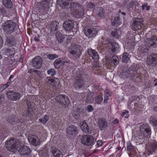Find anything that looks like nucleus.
Here are the masks:
<instances>
[{"label":"nucleus","mask_w":157,"mask_h":157,"mask_svg":"<svg viewBox=\"0 0 157 157\" xmlns=\"http://www.w3.org/2000/svg\"><path fill=\"white\" fill-rule=\"evenodd\" d=\"M77 74L73 86L76 89L79 90L85 87L86 83L85 79L86 75L83 71H81L77 72Z\"/></svg>","instance_id":"nucleus-1"},{"label":"nucleus","mask_w":157,"mask_h":157,"mask_svg":"<svg viewBox=\"0 0 157 157\" xmlns=\"http://www.w3.org/2000/svg\"><path fill=\"white\" fill-rule=\"evenodd\" d=\"M5 147L6 149L11 152L14 153L21 147V143L20 140L12 138L6 142Z\"/></svg>","instance_id":"nucleus-2"},{"label":"nucleus","mask_w":157,"mask_h":157,"mask_svg":"<svg viewBox=\"0 0 157 157\" xmlns=\"http://www.w3.org/2000/svg\"><path fill=\"white\" fill-rule=\"evenodd\" d=\"M2 26L4 32L7 34H10L14 31L16 23L12 20H10L6 21Z\"/></svg>","instance_id":"nucleus-3"},{"label":"nucleus","mask_w":157,"mask_h":157,"mask_svg":"<svg viewBox=\"0 0 157 157\" xmlns=\"http://www.w3.org/2000/svg\"><path fill=\"white\" fill-rule=\"evenodd\" d=\"M82 47L79 45L72 44L69 48L68 51L70 54L74 58H79L82 53Z\"/></svg>","instance_id":"nucleus-4"},{"label":"nucleus","mask_w":157,"mask_h":157,"mask_svg":"<svg viewBox=\"0 0 157 157\" xmlns=\"http://www.w3.org/2000/svg\"><path fill=\"white\" fill-rule=\"evenodd\" d=\"M70 8L75 11V13L78 16H82L84 15L83 8L78 3L73 2L71 4Z\"/></svg>","instance_id":"nucleus-5"},{"label":"nucleus","mask_w":157,"mask_h":157,"mask_svg":"<svg viewBox=\"0 0 157 157\" xmlns=\"http://www.w3.org/2000/svg\"><path fill=\"white\" fill-rule=\"evenodd\" d=\"M31 99L30 98H28L26 100V103L28 106V109L26 112L23 113L24 116L29 118H31L33 113L32 106L33 102H31Z\"/></svg>","instance_id":"nucleus-6"},{"label":"nucleus","mask_w":157,"mask_h":157,"mask_svg":"<svg viewBox=\"0 0 157 157\" xmlns=\"http://www.w3.org/2000/svg\"><path fill=\"white\" fill-rule=\"evenodd\" d=\"M131 28L133 31H136L141 29V25L143 24V20L140 18H135L132 20Z\"/></svg>","instance_id":"nucleus-7"},{"label":"nucleus","mask_w":157,"mask_h":157,"mask_svg":"<svg viewBox=\"0 0 157 157\" xmlns=\"http://www.w3.org/2000/svg\"><path fill=\"white\" fill-rule=\"evenodd\" d=\"M140 131L139 135L146 137L151 134V129L149 126L146 124H143L141 125L140 128Z\"/></svg>","instance_id":"nucleus-8"},{"label":"nucleus","mask_w":157,"mask_h":157,"mask_svg":"<svg viewBox=\"0 0 157 157\" xmlns=\"http://www.w3.org/2000/svg\"><path fill=\"white\" fill-rule=\"evenodd\" d=\"M137 74L135 69H133V67H131L126 71H123L121 74L123 78L130 77L131 79L133 78Z\"/></svg>","instance_id":"nucleus-9"},{"label":"nucleus","mask_w":157,"mask_h":157,"mask_svg":"<svg viewBox=\"0 0 157 157\" xmlns=\"http://www.w3.org/2000/svg\"><path fill=\"white\" fill-rule=\"evenodd\" d=\"M55 99L63 106H66L69 103L68 97L65 95L59 94L56 97Z\"/></svg>","instance_id":"nucleus-10"},{"label":"nucleus","mask_w":157,"mask_h":157,"mask_svg":"<svg viewBox=\"0 0 157 157\" xmlns=\"http://www.w3.org/2000/svg\"><path fill=\"white\" fill-rule=\"evenodd\" d=\"M81 143L88 146L91 145L94 142V137L90 135H85L83 136L81 139Z\"/></svg>","instance_id":"nucleus-11"},{"label":"nucleus","mask_w":157,"mask_h":157,"mask_svg":"<svg viewBox=\"0 0 157 157\" xmlns=\"http://www.w3.org/2000/svg\"><path fill=\"white\" fill-rule=\"evenodd\" d=\"M147 63L149 66L152 67L156 66L157 65V54H154L150 55Z\"/></svg>","instance_id":"nucleus-12"},{"label":"nucleus","mask_w":157,"mask_h":157,"mask_svg":"<svg viewBox=\"0 0 157 157\" xmlns=\"http://www.w3.org/2000/svg\"><path fill=\"white\" fill-rule=\"evenodd\" d=\"M6 95L9 99L14 101L19 100L21 97V95L20 94L12 91L7 92Z\"/></svg>","instance_id":"nucleus-13"},{"label":"nucleus","mask_w":157,"mask_h":157,"mask_svg":"<svg viewBox=\"0 0 157 157\" xmlns=\"http://www.w3.org/2000/svg\"><path fill=\"white\" fill-rule=\"evenodd\" d=\"M86 36L89 38L94 37L97 34V31L93 28H86L84 31Z\"/></svg>","instance_id":"nucleus-14"},{"label":"nucleus","mask_w":157,"mask_h":157,"mask_svg":"<svg viewBox=\"0 0 157 157\" xmlns=\"http://www.w3.org/2000/svg\"><path fill=\"white\" fill-rule=\"evenodd\" d=\"M109 51L111 54L116 53L119 48V45L115 42H109L108 44Z\"/></svg>","instance_id":"nucleus-15"},{"label":"nucleus","mask_w":157,"mask_h":157,"mask_svg":"<svg viewBox=\"0 0 157 157\" xmlns=\"http://www.w3.org/2000/svg\"><path fill=\"white\" fill-rule=\"evenodd\" d=\"M42 64V59L40 56H36L32 60L33 66L36 68H40L41 67Z\"/></svg>","instance_id":"nucleus-16"},{"label":"nucleus","mask_w":157,"mask_h":157,"mask_svg":"<svg viewBox=\"0 0 157 157\" xmlns=\"http://www.w3.org/2000/svg\"><path fill=\"white\" fill-rule=\"evenodd\" d=\"M20 147L18 151L21 155H29L31 152V150L28 146H24Z\"/></svg>","instance_id":"nucleus-17"},{"label":"nucleus","mask_w":157,"mask_h":157,"mask_svg":"<svg viewBox=\"0 0 157 157\" xmlns=\"http://www.w3.org/2000/svg\"><path fill=\"white\" fill-rule=\"evenodd\" d=\"M146 44L149 47L154 46L157 44V39L155 36L148 38L146 40Z\"/></svg>","instance_id":"nucleus-18"},{"label":"nucleus","mask_w":157,"mask_h":157,"mask_svg":"<svg viewBox=\"0 0 157 157\" xmlns=\"http://www.w3.org/2000/svg\"><path fill=\"white\" fill-rule=\"evenodd\" d=\"M63 27L66 31L71 30L74 27V22L72 20L66 21L63 24Z\"/></svg>","instance_id":"nucleus-19"},{"label":"nucleus","mask_w":157,"mask_h":157,"mask_svg":"<svg viewBox=\"0 0 157 157\" xmlns=\"http://www.w3.org/2000/svg\"><path fill=\"white\" fill-rule=\"evenodd\" d=\"M79 126L83 132L88 134L91 133V131L89 128L88 125L85 121H83L80 122Z\"/></svg>","instance_id":"nucleus-20"},{"label":"nucleus","mask_w":157,"mask_h":157,"mask_svg":"<svg viewBox=\"0 0 157 157\" xmlns=\"http://www.w3.org/2000/svg\"><path fill=\"white\" fill-rule=\"evenodd\" d=\"M28 140L29 142L33 145L37 146L40 144V140L36 135H31Z\"/></svg>","instance_id":"nucleus-21"},{"label":"nucleus","mask_w":157,"mask_h":157,"mask_svg":"<svg viewBox=\"0 0 157 157\" xmlns=\"http://www.w3.org/2000/svg\"><path fill=\"white\" fill-rule=\"evenodd\" d=\"M98 124L101 130H103L106 128L108 126L107 121L105 119L101 118L98 120Z\"/></svg>","instance_id":"nucleus-22"},{"label":"nucleus","mask_w":157,"mask_h":157,"mask_svg":"<svg viewBox=\"0 0 157 157\" xmlns=\"http://www.w3.org/2000/svg\"><path fill=\"white\" fill-rule=\"evenodd\" d=\"M5 44L8 46H13L16 44V40L12 35L6 36Z\"/></svg>","instance_id":"nucleus-23"},{"label":"nucleus","mask_w":157,"mask_h":157,"mask_svg":"<svg viewBox=\"0 0 157 157\" xmlns=\"http://www.w3.org/2000/svg\"><path fill=\"white\" fill-rule=\"evenodd\" d=\"M105 59L108 61L109 63H112L115 65H116L119 63V59L116 56H113L112 57H109L106 56Z\"/></svg>","instance_id":"nucleus-24"},{"label":"nucleus","mask_w":157,"mask_h":157,"mask_svg":"<svg viewBox=\"0 0 157 157\" xmlns=\"http://www.w3.org/2000/svg\"><path fill=\"white\" fill-rule=\"evenodd\" d=\"M87 52L90 57H91L95 61H97L99 56L97 52L94 50L92 49H88Z\"/></svg>","instance_id":"nucleus-25"},{"label":"nucleus","mask_w":157,"mask_h":157,"mask_svg":"<svg viewBox=\"0 0 157 157\" xmlns=\"http://www.w3.org/2000/svg\"><path fill=\"white\" fill-rule=\"evenodd\" d=\"M111 35L116 39L119 38L121 34L120 30L112 28L110 29Z\"/></svg>","instance_id":"nucleus-26"},{"label":"nucleus","mask_w":157,"mask_h":157,"mask_svg":"<svg viewBox=\"0 0 157 157\" xmlns=\"http://www.w3.org/2000/svg\"><path fill=\"white\" fill-rule=\"evenodd\" d=\"M51 152L54 157H63V155L62 152L57 148L52 147Z\"/></svg>","instance_id":"nucleus-27"},{"label":"nucleus","mask_w":157,"mask_h":157,"mask_svg":"<svg viewBox=\"0 0 157 157\" xmlns=\"http://www.w3.org/2000/svg\"><path fill=\"white\" fill-rule=\"evenodd\" d=\"M67 133L69 135H73L78 132L77 128L74 125L69 126L67 128Z\"/></svg>","instance_id":"nucleus-28"},{"label":"nucleus","mask_w":157,"mask_h":157,"mask_svg":"<svg viewBox=\"0 0 157 157\" xmlns=\"http://www.w3.org/2000/svg\"><path fill=\"white\" fill-rule=\"evenodd\" d=\"M23 120L15 116H11L9 117L7 121L10 124H13L15 123H18L21 122V123Z\"/></svg>","instance_id":"nucleus-29"},{"label":"nucleus","mask_w":157,"mask_h":157,"mask_svg":"<svg viewBox=\"0 0 157 157\" xmlns=\"http://www.w3.org/2000/svg\"><path fill=\"white\" fill-rule=\"evenodd\" d=\"M157 149V143L154 142L151 143L147 148L148 152L152 154L155 152Z\"/></svg>","instance_id":"nucleus-30"},{"label":"nucleus","mask_w":157,"mask_h":157,"mask_svg":"<svg viewBox=\"0 0 157 157\" xmlns=\"http://www.w3.org/2000/svg\"><path fill=\"white\" fill-rule=\"evenodd\" d=\"M139 5L138 3L135 0H132L129 3L128 8H132V9L136 10V7H138Z\"/></svg>","instance_id":"nucleus-31"},{"label":"nucleus","mask_w":157,"mask_h":157,"mask_svg":"<svg viewBox=\"0 0 157 157\" xmlns=\"http://www.w3.org/2000/svg\"><path fill=\"white\" fill-rule=\"evenodd\" d=\"M5 53L7 56H10L14 55L15 53L14 48H7L5 50Z\"/></svg>","instance_id":"nucleus-32"},{"label":"nucleus","mask_w":157,"mask_h":157,"mask_svg":"<svg viewBox=\"0 0 157 157\" xmlns=\"http://www.w3.org/2000/svg\"><path fill=\"white\" fill-rule=\"evenodd\" d=\"M59 23L57 21H53L51 22L50 25V27H51V30L53 31H56L58 29V25Z\"/></svg>","instance_id":"nucleus-33"},{"label":"nucleus","mask_w":157,"mask_h":157,"mask_svg":"<svg viewBox=\"0 0 157 157\" xmlns=\"http://www.w3.org/2000/svg\"><path fill=\"white\" fill-rule=\"evenodd\" d=\"M2 3L7 8L11 9L13 7L12 3L10 0H3Z\"/></svg>","instance_id":"nucleus-34"},{"label":"nucleus","mask_w":157,"mask_h":157,"mask_svg":"<svg viewBox=\"0 0 157 157\" xmlns=\"http://www.w3.org/2000/svg\"><path fill=\"white\" fill-rule=\"evenodd\" d=\"M56 37L58 41L60 43H62L64 40V37L62 34L59 32H57L56 34Z\"/></svg>","instance_id":"nucleus-35"},{"label":"nucleus","mask_w":157,"mask_h":157,"mask_svg":"<svg viewBox=\"0 0 157 157\" xmlns=\"http://www.w3.org/2000/svg\"><path fill=\"white\" fill-rule=\"evenodd\" d=\"M55 67L57 69L59 68L60 66L62 65L61 59H56L54 63Z\"/></svg>","instance_id":"nucleus-36"},{"label":"nucleus","mask_w":157,"mask_h":157,"mask_svg":"<svg viewBox=\"0 0 157 157\" xmlns=\"http://www.w3.org/2000/svg\"><path fill=\"white\" fill-rule=\"evenodd\" d=\"M98 10L97 12L98 15L101 18H103L104 17V12L103 9L101 7L98 8Z\"/></svg>","instance_id":"nucleus-37"},{"label":"nucleus","mask_w":157,"mask_h":157,"mask_svg":"<svg viewBox=\"0 0 157 157\" xmlns=\"http://www.w3.org/2000/svg\"><path fill=\"white\" fill-rule=\"evenodd\" d=\"M55 78H52L50 77H47L45 78V82L47 84L52 85Z\"/></svg>","instance_id":"nucleus-38"},{"label":"nucleus","mask_w":157,"mask_h":157,"mask_svg":"<svg viewBox=\"0 0 157 157\" xmlns=\"http://www.w3.org/2000/svg\"><path fill=\"white\" fill-rule=\"evenodd\" d=\"M128 54L125 52L123 54L122 57V59L124 62L127 63L129 60V58L128 57Z\"/></svg>","instance_id":"nucleus-39"},{"label":"nucleus","mask_w":157,"mask_h":157,"mask_svg":"<svg viewBox=\"0 0 157 157\" xmlns=\"http://www.w3.org/2000/svg\"><path fill=\"white\" fill-rule=\"evenodd\" d=\"M59 79L56 78H55L53 82L52 83V86H53V87L55 88H57L59 85Z\"/></svg>","instance_id":"nucleus-40"},{"label":"nucleus","mask_w":157,"mask_h":157,"mask_svg":"<svg viewBox=\"0 0 157 157\" xmlns=\"http://www.w3.org/2000/svg\"><path fill=\"white\" fill-rule=\"evenodd\" d=\"M48 119L49 117L47 115H46L42 119H39V121L40 122L43 124H45L47 122Z\"/></svg>","instance_id":"nucleus-41"},{"label":"nucleus","mask_w":157,"mask_h":157,"mask_svg":"<svg viewBox=\"0 0 157 157\" xmlns=\"http://www.w3.org/2000/svg\"><path fill=\"white\" fill-rule=\"evenodd\" d=\"M48 75H50L52 76L55 75L56 74V71L54 69H49L47 71Z\"/></svg>","instance_id":"nucleus-42"},{"label":"nucleus","mask_w":157,"mask_h":157,"mask_svg":"<svg viewBox=\"0 0 157 157\" xmlns=\"http://www.w3.org/2000/svg\"><path fill=\"white\" fill-rule=\"evenodd\" d=\"M62 62V64L64 65L65 64L66 65V64L69 63L70 61L69 59L67 57H65L64 58L61 59Z\"/></svg>","instance_id":"nucleus-43"},{"label":"nucleus","mask_w":157,"mask_h":157,"mask_svg":"<svg viewBox=\"0 0 157 157\" xmlns=\"http://www.w3.org/2000/svg\"><path fill=\"white\" fill-rule=\"evenodd\" d=\"M86 102L91 103L93 101V98L90 95H88L86 96Z\"/></svg>","instance_id":"nucleus-44"},{"label":"nucleus","mask_w":157,"mask_h":157,"mask_svg":"<svg viewBox=\"0 0 157 157\" xmlns=\"http://www.w3.org/2000/svg\"><path fill=\"white\" fill-rule=\"evenodd\" d=\"M95 7V5L92 2L88 3L87 4V8L89 9H94Z\"/></svg>","instance_id":"nucleus-45"},{"label":"nucleus","mask_w":157,"mask_h":157,"mask_svg":"<svg viewBox=\"0 0 157 157\" xmlns=\"http://www.w3.org/2000/svg\"><path fill=\"white\" fill-rule=\"evenodd\" d=\"M72 115L76 119H78L80 118L79 113L78 112H73L72 113Z\"/></svg>","instance_id":"nucleus-46"},{"label":"nucleus","mask_w":157,"mask_h":157,"mask_svg":"<svg viewBox=\"0 0 157 157\" xmlns=\"http://www.w3.org/2000/svg\"><path fill=\"white\" fill-rule=\"evenodd\" d=\"M114 22V25H115L116 24L117 25H119L121 23V22L120 21V18L118 16L115 17Z\"/></svg>","instance_id":"nucleus-47"},{"label":"nucleus","mask_w":157,"mask_h":157,"mask_svg":"<svg viewBox=\"0 0 157 157\" xmlns=\"http://www.w3.org/2000/svg\"><path fill=\"white\" fill-rule=\"evenodd\" d=\"M51 60L54 59L58 57V56L56 54H49L47 56Z\"/></svg>","instance_id":"nucleus-48"},{"label":"nucleus","mask_w":157,"mask_h":157,"mask_svg":"<svg viewBox=\"0 0 157 157\" xmlns=\"http://www.w3.org/2000/svg\"><path fill=\"white\" fill-rule=\"evenodd\" d=\"M63 0V6L67 8H70L71 2H67Z\"/></svg>","instance_id":"nucleus-49"},{"label":"nucleus","mask_w":157,"mask_h":157,"mask_svg":"<svg viewBox=\"0 0 157 157\" xmlns=\"http://www.w3.org/2000/svg\"><path fill=\"white\" fill-rule=\"evenodd\" d=\"M134 149V147L131 143L128 142L127 143V149L128 151H131Z\"/></svg>","instance_id":"nucleus-50"},{"label":"nucleus","mask_w":157,"mask_h":157,"mask_svg":"<svg viewBox=\"0 0 157 157\" xmlns=\"http://www.w3.org/2000/svg\"><path fill=\"white\" fill-rule=\"evenodd\" d=\"M103 98L102 96L100 95H98L96 99V101L98 104H99L101 102Z\"/></svg>","instance_id":"nucleus-51"},{"label":"nucleus","mask_w":157,"mask_h":157,"mask_svg":"<svg viewBox=\"0 0 157 157\" xmlns=\"http://www.w3.org/2000/svg\"><path fill=\"white\" fill-rule=\"evenodd\" d=\"M110 96V94L108 92H105V93L104 102L106 103L108 100V98Z\"/></svg>","instance_id":"nucleus-52"},{"label":"nucleus","mask_w":157,"mask_h":157,"mask_svg":"<svg viewBox=\"0 0 157 157\" xmlns=\"http://www.w3.org/2000/svg\"><path fill=\"white\" fill-rule=\"evenodd\" d=\"M0 13L3 15H6L7 13V11L5 8L3 7H0Z\"/></svg>","instance_id":"nucleus-53"},{"label":"nucleus","mask_w":157,"mask_h":157,"mask_svg":"<svg viewBox=\"0 0 157 157\" xmlns=\"http://www.w3.org/2000/svg\"><path fill=\"white\" fill-rule=\"evenodd\" d=\"M150 122L153 124V125L155 127H157V120H155L154 119H152L150 120Z\"/></svg>","instance_id":"nucleus-54"},{"label":"nucleus","mask_w":157,"mask_h":157,"mask_svg":"<svg viewBox=\"0 0 157 157\" xmlns=\"http://www.w3.org/2000/svg\"><path fill=\"white\" fill-rule=\"evenodd\" d=\"M86 109L88 112H91L93 110V108L91 105H89L87 106Z\"/></svg>","instance_id":"nucleus-55"},{"label":"nucleus","mask_w":157,"mask_h":157,"mask_svg":"<svg viewBox=\"0 0 157 157\" xmlns=\"http://www.w3.org/2000/svg\"><path fill=\"white\" fill-rule=\"evenodd\" d=\"M128 110H126L124 112H123L121 114V116L123 117L125 115H126L124 117V118H127L128 117Z\"/></svg>","instance_id":"nucleus-56"},{"label":"nucleus","mask_w":157,"mask_h":157,"mask_svg":"<svg viewBox=\"0 0 157 157\" xmlns=\"http://www.w3.org/2000/svg\"><path fill=\"white\" fill-rule=\"evenodd\" d=\"M6 60L7 61V62H6V63L7 64H12L14 61L13 60L11 59H9L8 58H7V59H6Z\"/></svg>","instance_id":"nucleus-57"},{"label":"nucleus","mask_w":157,"mask_h":157,"mask_svg":"<svg viewBox=\"0 0 157 157\" xmlns=\"http://www.w3.org/2000/svg\"><path fill=\"white\" fill-rule=\"evenodd\" d=\"M9 86L7 83L4 84L0 87V90L1 91L7 88Z\"/></svg>","instance_id":"nucleus-58"},{"label":"nucleus","mask_w":157,"mask_h":157,"mask_svg":"<svg viewBox=\"0 0 157 157\" xmlns=\"http://www.w3.org/2000/svg\"><path fill=\"white\" fill-rule=\"evenodd\" d=\"M41 5L43 8H45L47 6V2L45 1H43L41 3Z\"/></svg>","instance_id":"nucleus-59"},{"label":"nucleus","mask_w":157,"mask_h":157,"mask_svg":"<svg viewBox=\"0 0 157 157\" xmlns=\"http://www.w3.org/2000/svg\"><path fill=\"white\" fill-rule=\"evenodd\" d=\"M13 76L12 75H11L10 77V78H9V79L8 80V82L7 83V84L9 86L10 85L11 83V82H12V81H11V79H13Z\"/></svg>","instance_id":"nucleus-60"},{"label":"nucleus","mask_w":157,"mask_h":157,"mask_svg":"<svg viewBox=\"0 0 157 157\" xmlns=\"http://www.w3.org/2000/svg\"><path fill=\"white\" fill-rule=\"evenodd\" d=\"M102 144V142L101 140H98L97 141V146L100 147L101 146Z\"/></svg>","instance_id":"nucleus-61"},{"label":"nucleus","mask_w":157,"mask_h":157,"mask_svg":"<svg viewBox=\"0 0 157 157\" xmlns=\"http://www.w3.org/2000/svg\"><path fill=\"white\" fill-rule=\"evenodd\" d=\"M2 38L1 36H0V49L2 47L3 43Z\"/></svg>","instance_id":"nucleus-62"},{"label":"nucleus","mask_w":157,"mask_h":157,"mask_svg":"<svg viewBox=\"0 0 157 157\" xmlns=\"http://www.w3.org/2000/svg\"><path fill=\"white\" fill-rule=\"evenodd\" d=\"M4 100V96L0 94V103L2 102Z\"/></svg>","instance_id":"nucleus-63"},{"label":"nucleus","mask_w":157,"mask_h":157,"mask_svg":"<svg viewBox=\"0 0 157 157\" xmlns=\"http://www.w3.org/2000/svg\"><path fill=\"white\" fill-rule=\"evenodd\" d=\"M147 3H145L142 6V9L143 10H144L145 7L147 6Z\"/></svg>","instance_id":"nucleus-64"}]
</instances>
